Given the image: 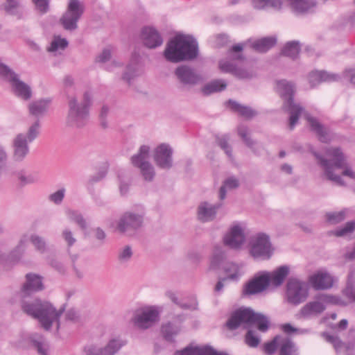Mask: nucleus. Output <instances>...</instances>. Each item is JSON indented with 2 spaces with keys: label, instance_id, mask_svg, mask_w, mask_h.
I'll list each match as a JSON object with an SVG mask.
<instances>
[{
  "label": "nucleus",
  "instance_id": "1",
  "mask_svg": "<svg viewBox=\"0 0 355 355\" xmlns=\"http://www.w3.org/2000/svg\"><path fill=\"white\" fill-rule=\"evenodd\" d=\"M313 154L317 159V164L322 168L327 178L338 185L345 186V182L338 175H336L334 171L337 168H343L342 175L355 180V171L349 166L344 153L340 148H329L325 151V157L317 152Z\"/></svg>",
  "mask_w": 355,
  "mask_h": 355
},
{
  "label": "nucleus",
  "instance_id": "2",
  "mask_svg": "<svg viewBox=\"0 0 355 355\" xmlns=\"http://www.w3.org/2000/svg\"><path fill=\"white\" fill-rule=\"evenodd\" d=\"M21 307L25 313L37 319L46 330H49L54 322L57 323V328L60 327V318L64 311V306L56 310L50 302L39 299L24 300L21 302Z\"/></svg>",
  "mask_w": 355,
  "mask_h": 355
},
{
  "label": "nucleus",
  "instance_id": "3",
  "mask_svg": "<svg viewBox=\"0 0 355 355\" xmlns=\"http://www.w3.org/2000/svg\"><path fill=\"white\" fill-rule=\"evenodd\" d=\"M198 53L197 42L189 35H177L166 44L164 51L166 60L173 63L196 58Z\"/></svg>",
  "mask_w": 355,
  "mask_h": 355
},
{
  "label": "nucleus",
  "instance_id": "4",
  "mask_svg": "<svg viewBox=\"0 0 355 355\" xmlns=\"http://www.w3.org/2000/svg\"><path fill=\"white\" fill-rule=\"evenodd\" d=\"M91 104L92 95L89 92H85L80 100L76 96H68L66 125L76 128L84 127L89 119Z\"/></svg>",
  "mask_w": 355,
  "mask_h": 355
},
{
  "label": "nucleus",
  "instance_id": "5",
  "mask_svg": "<svg viewBox=\"0 0 355 355\" xmlns=\"http://www.w3.org/2000/svg\"><path fill=\"white\" fill-rule=\"evenodd\" d=\"M225 324L230 330H235L241 324L245 328L256 324L260 331L265 332L268 329L269 320L265 315L254 313L250 308H240L232 313Z\"/></svg>",
  "mask_w": 355,
  "mask_h": 355
},
{
  "label": "nucleus",
  "instance_id": "6",
  "mask_svg": "<svg viewBox=\"0 0 355 355\" xmlns=\"http://www.w3.org/2000/svg\"><path fill=\"white\" fill-rule=\"evenodd\" d=\"M40 121H34L28 128L26 134L18 133L12 141V159L17 163L24 162L30 153L29 143L35 140L40 133Z\"/></svg>",
  "mask_w": 355,
  "mask_h": 355
},
{
  "label": "nucleus",
  "instance_id": "7",
  "mask_svg": "<svg viewBox=\"0 0 355 355\" xmlns=\"http://www.w3.org/2000/svg\"><path fill=\"white\" fill-rule=\"evenodd\" d=\"M277 91L279 94L285 98L283 108L290 114L289 126L292 130L297 123L303 108L293 101L295 86L291 82L286 80L277 81Z\"/></svg>",
  "mask_w": 355,
  "mask_h": 355
},
{
  "label": "nucleus",
  "instance_id": "8",
  "mask_svg": "<svg viewBox=\"0 0 355 355\" xmlns=\"http://www.w3.org/2000/svg\"><path fill=\"white\" fill-rule=\"evenodd\" d=\"M291 10L298 14H304L311 11L317 6L315 0H286ZM253 7L258 10L270 6L275 10H280L283 6L282 0H252Z\"/></svg>",
  "mask_w": 355,
  "mask_h": 355
},
{
  "label": "nucleus",
  "instance_id": "9",
  "mask_svg": "<svg viewBox=\"0 0 355 355\" xmlns=\"http://www.w3.org/2000/svg\"><path fill=\"white\" fill-rule=\"evenodd\" d=\"M84 3L80 0H69L67 9L60 19V23L66 31L78 28V22L85 12Z\"/></svg>",
  "mask_w": 355,
  "mask_h": 355
},
{
  "label": "nucleus",
  "instance_id": "10",
  "mask_svg": "<svg viewBox=\"0 0 355 355\" xmlns=\"http://www.w3.org/2000/svg\"><path fill=\"white\" fill-rule=\"evenodd\" d=\"M84 3L80 0H69L67 9L60 19V23L66 31L78 28V22L85 12Z\"/></svg>",
  "mask_w": 355,
  "mask_h": 355
},
{
  "label": "nucleus",
  "instance_id": "11",
  "mask_svg": "<svg viewBox=\"0 0 355 355\" xmlns=\"http://www.w3.org/2000/svg\"><path fill=\"white\" fill-rule=\"evenodd\" d=\"M0 77L11 84L16 96L25 101H28L31 98L32 92L31 87L24 82L20 80L18 75L15 71L1 62Z\"/></svg>",
  "mask_w": 355,
  "mask_h": 355
},
{
  "label": "nucleus",
  "instance_id": "12",
  "mask_svg": "<svg viewBox=\"0 0 355 355\" xmlns=\"http://www.w3.org/2000/svg\"><path fill=\"white\" fill-rule=\"evenodd\" d=\"M309 296V287L305 282L296 278H290L286 284V299L293 305L297 306L305 302Z\"/></svg>",
  "mask_w": 355,
  "mask_h": 355
},
{
  "label": "nucleus",
  "instance_id": "13",
  "mask_svg": "<svg viewBox=\"0 0 355 355\" xmlns=\"http://www.w3.org/2000/svg\"><path fill=\"white\" fill-rule=\"evenodd\" d=\"M250 252L254 259H268L272 254V245L268 235L258 233L250 241Z\"/></svg>",
  "mask_w": 355,
  "mask_h": 355
},
{
  "label": "nucleus",
  "instance_id": "14",
  "mask_svg": "<svg viewBox=\"0 0 355 355\" xmlns=\"http://www.w3.org/2000/svg\"><path fill=\"white\" fill-rule=\"evenodd\" d=\"M144 216V213L126 211L119 219L116 230L120 233L131 235L142 227Z\"/></svg>",
  "mask_w": 355,
  "mask_h": 355
},
{
  "label": "nucleus",
  "instance_id": "15",
  "mask_svg": "<svg viewBox=\"0 0 355 355\" xmlns=\"http://www.w3.org/2000/svg\"><path fill=\"white\" fill-rule=\"evenodd\" d=\"M149 150L148 146H141L138 153L132 157L131 162L134 166L140 169L144 180L150 182L153 180L155 172L153 165L148 161Z\"/></svg>",
  "mask_w": 355,
  "mask_h": 355
},
{
  "label": "nucleus",
  "instance_id": "16",
  "mask_svg": "<svg viewBox=\"0 0 355 355\" xmlns=\"http://www.w3.org/2000/svg\"><path fill=\"white\" fill-rule=\"evenodd\" d=\"M159 320V313L154 307H146L137 310L132 318L134 326L143 330L153 327Z\"/></svg>",
  "mask_w": 355,
  "mask_h": 355
},
{
  "label": "nucleus",
  "instance_id": "17",
  "mask_svg": "<svg viewBox=\"0 0 355 355\" xmlns=\"http://www.w3.org/2000/svg\"><path fill=\"white\" fill-rule=\"evenodd\" d=\"M317 300L306 303L300 310V314L304 318L318 315L326 309L324 302L336 303L334 297L328 295H318Z\"/></svg>",
  "mask_w": 355,
  "mask_h": 355
},
{
  "label": "nucleus",
  "instance_id": "18",
  "mask_svg": "<svg viewBox=\"0 0 355 355\" xmlns=\"http://www.w3.org/2000/svg\"><path fill=\"white\" fill-rule=\"evenodd\" d=\"M25 279L26 280L18 293L21 299V302L24 300H26L27 297L44 289L42 276L31 272L26 275Z\"/></svg>",
  "mask_w": 355,
  "mask_h": 355
},
{
  "label": "nucleus",
  "instance_id": "19",
  "mask_svg": "<svg viewBox=\"0 0 355 355\" xmlns=\"http://www.w3.org/2000/svg\"><path fill=\"white\" fill-rule=\"evenodd\" d=\"M270 284L268 272L254 276L246 283L243 289L244 295H252L260 293L268 288Z\"/></svg>",
  "mask_w": 355,
  "mask_h": 355
},
{
  "label": "nucleus",
  "instance_id": "20",
  "mask_svg": "<svg viewBox=\"0 0 355 355\" xmlns=\"http://www.w3.org/2000/svg\"><path fill=\"white\" fill-rule=\"evenodd\" d=\"M175 74L184 85H194L202 81V76L192 67L181 65L176 68Z\"/></svg>",
  "mask_w": 355,
  "mask_h": 355
},
{
  "label": "nucleus",
  "instance_id": "21",
  "mask_svg": "<svg viewBox=\"0 0 355 355\" xmlns=\"http://www.w3.org/2000/svg\"><path fill=\"white\" fill-rule=\"evenodd\" d=\"M172 154L171 148L167 144H162L155 150V162L161 168L169 169L173 166Z\"/></svg>",
  "mask_w": 355,
  "mask_h": 355
},
{
  "label": "nucleus",
  "instance_id": "22",
  "mask_svg": "<svg viewBox=\"0 0 355 355\" xmlns=\"http://www.w3.org/2000/svg\"><path fill=\"white\" fill-rule=\"evenodd\" d=\"M224 243L232 249H239L244 243L245 236L239 225L233 226L224 237Z\"/></svg>",
  "mask_w": 355,
  "mask_h": 355
},
{
  "label": "nucleus",
  "instance_id": "23",
  "mask_svg": "<svg viewBox=\"0 0 355 355\" xmlns=\"http://www.w3.org/2000/svg\"><path fill=\"white\" fill-rule=\"evenodd\" d=\"M221 206V203L213 205L208 202H202L197 209L198 219L202 223L214 220L216 216L217 211Z\"/></svg>",
  "mask_w": 355,
  "mask_h": 355
},
{
  "label": "nucleus",
  "instance_id": "24",
  "mask_svg": "<svg viewBox=\"0 0 355 355\" xmlns=\"http://www.w3.org/2000/svg\"><path fill=\"white\" fill-rule=\"evenodd\" d=\"M141 39L144 45L148 49H155L163 44V39L159 32L152 27L142 29Z\"/></svg>",
  "mask_w": 355,
  "mask_h": 355
},
{
  "label": "nucleus",
  "instance_id": "25",
  "mask_svg": "<svg viewBox=\"0 0 355 355\" xmlns=\"http://www.w3.org/2000/svg\"><path fill=\"white\" fill-rule=\"evenodd\" d=\"M122 346L121 343L116 339L110 340L105 347H98L91 345L85 348L87 355H114Z\"/></svg>",
  "mask_w": 355,
  "mask_h": 355
},
{
  "label": "nucleus",
  "instance_id": "26",
  "mask_svg": "<svg viewBox=\"0 0 355 355\" xmlns=\"http://www.w3.org/2000/svg\"><path fill=\"white\" fill-rule=\"evenodd\" d=\"M51 103V99L41 98L35 101H33L28 105V112L30 115L36 118V121H40V118L43 116L48 111V108Z\"/></svg>",
  "mask_w": 355,
  "mask_h": 355
},
{
  "label": "nucleus",
  "instance_id": "27",
  "mask_svg": "<svg viewBox=\"0 0 355 355\" xmlns=\"http://www.w3.org/2000/svg\"><path fill=\"white\" fill-rule=\"evenodd\" d=\"M309 282L315 290H325L332 287L333 278L326 272L313 275L310 277Z\"/></svg>",
  "mask_w": 355,
  "mask_h": 355
},
{
  "label": "nucleus",
  "instance_id": "28",
  "mask_svg": "<svg viewBox=\"0 0 355 355\" xmlns=\"http://www.w3.org/2000/svg\"><path fill=\"white\" fill-rule=\"evenodd\" d=\"M305 118L309 122L311 130L317 135L320 141L324 143L327 142L329 140V135L322 123L316 118L311 116L308 113L305 114Z\"/></svg>",
  "mask_w": 355,
  "mask_h": 355
},
{
  "label": "nucleus",
  "instance_id": "29",
  "mask_svg": "<svg viewBox=\"0 0 355 355\" xmlns=\"http://www.w3.org/2000/svg\"><path fill=\"white\" fill-rule=\"evenodd\" d=\"M337 80V76L325 71H313L309 74V82L313 87L321 82Z\"/></svg>",
  "mask_w": 355,
  "mask_h": 355
},
{
  "label": "nucleus",
  "instance_id": "30",
  "mask_svg": "<svg viewBox=\"0 0 355 355\" xmlns=\"http://www.w3.org/2000/svg\"><path fill=\"white\" fill-rule=\"evenodd\" d=\"M288 274L289 267L288 266L284 265L278 267L272 272H268L270 284L275 287L281 286Z\"/></svg>",
  "mask_w": 355,
  "mask_h": 355
},
{
  "label": "nucleus",
  "instance_id": "31",
  "mask_svg": "<svg viewBox=\"0 0 355 355\" xmlns=\"http://www.w3.org/2000/svg\"><path fill=\"white\" fill-rule=\"evenodd\" d=\"M277 40L273 37H263L252 43V49L259 53H265L275 45Z\"/></svg>",
  "mask_w": 355,
  "mask_h": 355
},
{
  "label": "nucleus",
  "instance_id": "32",
  "mask_svg": "<svg viewBox=\"0 0 355 355\" xmlns=\"http://www.w3.org/2000/svg\"><path fill=\"white\" fill-rule=\"evenodd\" d=\"M228 103L232 110L239 112L241 116L245 119H250L257 114V112L250 107L242 105L235 101L230 100Z\"/></svg>",
  "mask_w": 355,
  "mask_h": 355
},
{
  "label": "nucleus",
  "instance_id": "33",
  "mask_svg": "<svg viewBox=\"0 0 355 355\" xmlns=\"http://www.w3.org/2000/svg\"><path fill=\"white\" fill-rule=\"evenodd\" d=\"M279 355H298L296 344L288 338H282L280 343Z\"/></svg>",
  "mask_w": 355,
  "mask_h": 355
},
{
  "label": "nucleus",
  "instance_id": "34",
  "mask_svg": "<svg viewBox=\"0 0 355 355\" xmlns=\"http://www.w3.org/2000/svg\"><path fill=\"white\" fill-rule=\"evenodd\" d=\"M227 87V83L223 80H214L211 83L205 85L202 91L204 94L209 95L214 92L224 90Z\"/></svg>",
  "mask_w": 355,
  "mask_h": 355
},
{
  "label": "nucleus",
  "instance_id": "35",
  "mask_svg": "<svg viewBox=\"0 0 355 355\" xmlns=\"http://www.w3.org/2000/svg\"><path fill=\"white\" fill-rule=\"evenodd\" d=\"M300 51V46L299 42L292 41L288 42L286 44L283 49L282 50V54L295 59L299 55Z\"/></svg>",
  "mask_w": 355,
  "mask_h": 355
},
{
  "label": "nucleus",
  "instance_id": "36",
  "mask_svg": "<svg viewBox=\"0 0 355 355\" xmlns=\"http://www.w3.org/2000/svg\"><path fill=\"white\" fill-rule=\"evenodd\" d=\"M3 6L8 14L15 16L19 19L23 17V12L20 10L19 3L17 0H7Z\"/></svg>",
  "mask_w": 355,
  "mask_h": 355
},
{
  "label": "nucleus",
  "instance_id": "37",
  "mask_svg": "<svg viewBox=\"0 0 355 355\" xmlns=\"http://www.w3.org/2000/svg\"><path fill=\"white\" fill-rule=\"evenodd\" d=\"M162 331L166 340L173 342V337L180 331V327L169 322L162 326Z\"/></svg>",
  "mask_w": 355,
  "mask_h": 355
},
{
  "label": "nucleus",
  "instance_id": "38",
  "mask_svg": "<svg viewBox=\"0 0 355 355\" xmlns=\"http://www.w3.org/2000/svg\"><path fill=\"white\" fill-rule=\"evenodd\" d=\"M33 346L37 349L40 355H48L47 351L49 345L45 339L42 336H37L31 338Z\"/></svg>",
  "mask_w": 355,
  "mask_h": 355
},
{
  "label": "nucleus",
  "instance_id": "39",
  "mask_svg": "<svg viewBox=\"0 0 355 355\" xmlns=\"http://www.w3.org/2000/svg\"><path fill=\"white\" fill-rule=\"evenodd\" d=\"M241 266L235 263H228L224 268L227 278L231 280H237L241 275Z\"/></svg>",
  "mask_w": 355,
  "mask_h": 355
},
{
  "label": "nucleus",
  "instance_id": "40",
  "mask_svg": "<svg viewBox=\"0 0 355 355\" xmlns=\"http://www.w3.org/2000/svg\"><path fill=\"white\" fill-rule=\"evenodd\" d=\"M30 241L38 252L44 254L46 252L47 245L43 237L37 234H32L30 236Z\"/></svg>",
  "mask_w": 355,
  "mask_h": 355
},
{
  "label": "nucleus",
  "instance_id": "41",
  "mask_svg": "<svg viewBox=\"0 0 355 355\" xmlns=\"http://www.w3.org/2000/svg\"><path fill=\"white\" fill-rule=\"evenodd\" d=\"M239 180L233 177L229 178L224 181L223 185L220 187L219 190V198L224 200L226 197V189H233L239 187Z\"/></svg>",
  "mask_w": 355,
  "mask_h": 355
},
{
  "label": "nucleus",
  "instance_id": "42",
  "mask_svg": "<svg viewBox=\"0 0 355 355\" xmlns=\"http://www.w3.org/2000/svg\"><path fill=\"white\" fill-rule=\"evenodd\" d=\"M68 46V42L64 38H61L60 36H55L50 46L47 48L48 52H56L59 50H64Z\"/></svg>",
  "mask_w": 355,
  "mask_h": 355
},
{
  "label": "nucleus",
  "instance_id": "43",
  "mask_svg": "<svg viewBox=\"0 0 355 355\" xmlns=\"http://www.w3.org/2000/svg\"><path fill=\"white\" fill-rule=\"evenodd\" d=\"M139 74L140 70L137 64H129L127 67L126 71L123 73V79L130 84L131 80Z\"/></svg>",
  "mask_w": 355,
  "mask_h": 355
},
{
  "label": "nucleus",
  "instance_id": "44",
  "mask_svg": "<svg viewBox=\"0 0 355 355\" xmlns=\"http://www.w3.org/2000/svg\"><path fill=\"white\" fill-rule=\"evenodd\" d=\"M322 336L327 342L333 345L336 352H341L343 349L344 342H343L339 337L325 332L322 334Z\"/></svg>",
  "mask_w": 355,
  "mask_h": 355
},
{
  "label": "nucleus",
  "instance_id": "45",
  "mask_svg": "<svg viewBox=\"0 0 355 355\" xmlns=\"http://www.w3.org/2000/svg\"><path fill=\"white\" fill-rule=\"evenodd\" d=\"M229 137L223 135L222 137H216L218 145L225 151L226 155L231 159H233L232 148L228 144Z\"/></svg>",
  "mask_w": 355,
  "mask_h": 355
},
{
  "label": "nucleus",
  "instance_id": "46",
  "mask_svg": "<svg viewBox=\"0 0 355 355\" xmlns=\"http://www.w3.org/2000/svg\"><path fill=\"white\" fill-rule=\"evenodd\" d=\"M282 339V336H276L271 341L265 343L263 345L264 352L268 355L273 354L277 350L278 344H280Z\"/></svg>",
  "mask_w": 355,
  "mask_h": 355
},
{
  "label": "nucleus",
  "instance_id": "47",
  "mask_svg": "<svg viewBox=\"0 0 355 355\" xmlns=\"http://www.w3.org/2000/svg\"><path fill=\"white\" fill-rule=\"evenodd\" d=\"M237 131L238 135L241 137L246 146L250 148H252L254 144V141L249 136L248 128L244 125H240L238 127Z\"/></svg>",
  "mask_w": 355,
  "mask_h": 355
},
{
  "label": "nucleus",
  "instance_id": "48",
  "mask_svg": "<svg viewBox=\"0 0 355 355\" xmlns=\"http://www.w3.org/2000/svg\"><path fill=\"white\" fill-rule=\"evenodd\" d=\"M68 215L71 221L78 224L82 230H86L87 223L82 214L77 211H69Z\"/></svg>",
  "mask_w": 355,
  "mask_h": 355
},
{
  "label": "nucleus",
  "instance_id": "49",
  "mask_svg": "<svg viewBox=\"0 0 355 355\" xmlns=\"http://www.w3.org/2000/svg\"><path fill=\"white\" fill-rule=\"evenodd\" d=\"M355 230V221L347 222L344 227L335 230L333 234L336 236H343Z\"/></svg>",
  "mask_w": 355,
  "mask_h": 355
},
{
  "label": "nucleus",
  "instance_id": "50",
  "mask_svg": "<svg viewBox=\"0 0 355 355\" xmlns=\"http://www.w3.org/2000/svg\"><path fill=\"white\" fill-rule=\"evenodd\" d=\"M326 216L327 219L329 223L336 224L345 218L346 211L343 210L338 212H329L327 213Z\"/></svg>",
  "mask_w": 355,
  "mask_h": 355
},
{
  "label": "nucleus",
  "instance_id": "51",
  "mask_svg": "<svg viewBox=\"0 0 355 355\" xmlns=\"http://www.w3.org/2000/svg\"><path fill=\"white\" fill-rule=\"evenodd\" d=\"M132 256V248L129 245L123 248L119 252L118 259L121 263L128 261Z\"/></svg>",
  "mask_w": 355,
  "mask_h": 355
},
{
  "label": "nucleus",
  "instance_id": "52",
  "mask_svg": "<svg viewBox=\"0 0 355 355\" xmlns=\"http://www.w3.org/2000/svg\"><path fill=\"white\" fill-rule=\"evenodd\" d=\"M202 354V347L188 346L180 351H177L174 355H200Z\"/></svg>",
  "mask_w": 355,
  "mask_h": 355
},
{
  "label": "nucleus",
  "instance_id": "53",
  "mask_svg": "<svg viewBox=\"0 0 355 355\" xmlns=\"http://www.w3.org/2000/svg\"><path fill=\"white\" fill-rule=\"evenodd\" d=\"M224 258H225V254L223 252H216L211 258V263H210V268H211L213 270L219 268Z\"/></svg>",
  "mask_w": 355,
  "mask_h": 355
},
{
  "label": "nucleus",
  "instance_id": "54",
  "mask_svg": "<svg viewBox=\"0 0 355 355\" xmlns=\"http://www.w3.org/2000/svg\"><path fill=\"white\" fill-rule=\"evenodd\" d=\"M65 191H66L65 189L62 188V189L58 190L57 191L49 195V200L51 202H52L56 205H59L62 202V200L64 199V197L65 195Z\"/></svg>",
  "mask_w": 355,
  "mask_h": 355
},
{
  "label": "nucleus",
  "instance_id": "55",
  "mask_svg": "<svg viewBox=\"0 0 355 355\" xmlns=\"http://www.w3.org/2000/svg\"><path fill=\"white\" fill-rule=\"evenodd\" d=\"M245 343L251 347H256L259 345L260 340L258 337L254 335L252 330H248L245 335Z\"/></svg>",
  "mask_w": 355,
  "mask_h": 355
},
{
  "label": "nucleus",
  "instance_id": "56",
  "mask_svg": "<svg viewBox=\"0 0 355 355\" xmlns=\"http://www.w3.org/2000/svg\"><path fill=\"white\" fill-rule=\"evenodd\" d=\"M36 9L41 13L45 14L49 9V0H32Z\"/></svg>",
  "mask_w": 355,
  "mask_h": 355
},
{
  "label": "nucleus",
  "instance_id": "57",
  "mask_svg": "<svg viewBox=\"0 0 355 355\" xmlns=\"http://www.w3.org/2000/svg\"><path fill=\"white\" fill-rule=\"evenodd\" d=\"M62 236L64 241L67 243V247L69 248L76 242V239L73 236L72 232L69 229H65L63 230Z\"/></svg>",
  "mask_w": 355,
  "mask_h": 355
},
{
  "label": "nucleus",
  "instance_id": "58",
  "mask_svg": "<svg viewBox=\"0 0 355 355\" xmlns=\"http://www.w3.org/2000/svg\"><path fill=\"white\" fill-rule=\"evenodd\" d=\"M233 75L239 79H249L252 77V74L248 71L236 67Z\"/></svg>",
  "mask_w": 355,
  "mask_h": 355
},
{
  "label": "nucleus",
  "instance_id": "59",
  "mask_svg": "<svg viewBox=\"0 0 355 355\" xmlns=\"http://www.w3.org/2000/svg\"><path fill=\"white\" fill-rule=\"evenodd\" d=\"M17 179L20 182L21 187H24L28 184H32L35 182V179L31 175L26 176L24 173L21 171L17 173Z\"/></svg>",
  "mask_w": 355,
  "mask_h": 355
},
{
  "label": "nucleus",
  "instance_id": "60",
  "mask_svg": "<svg viewBox=\"0 0 355 355\" xmlns=\"http://www.w3.org/2000/svg\"><path fill=\"white\" fill-rule=\"evenodd\" d=\"M219 67L223 72L234 73L236 66L230 62H220Z\"/></svg>",
  "mask_w": 355,
  "mask_h": 355
},
{
  "label": "nucleus",
  "instance_id": "61",
  "mask_svg": "<svg viewBox=\"0 0 355 355\" xmlns=\"http://www.w3.org/2000/svg\"><path fill=\"white\" fill-rule=\"evenodd\" d=\"M65 318L67 320L76 322L79 318L78 312L74 309H71L67 311Z\"/></svg>",
  "mask_w": 355,
  "mask_h": 355
},
{
  "label": "nucleus",
  "instance_id": "62",
  "mask_svg": "<svg viewBox=\"0 0 355 355\" xmlns=\"http://www.w3.org/2000/svg\"><path fill=\"white\" fill-rule=\"evenodd\" d=\"M111 58V52L109 49H104L102 53L96 58L98 62H105Z\"/></svg>",
  "mask_w": 355,
  "mask_h": 355
},
{
  "label": "nucleus",
  "instance_id": "63",
  "mask_svg": "<svg viewBox=\"0 0 355 355\" xmlns=\"http://www.w3.org/2000/svg\"><path fill=\"white\" fill-rule=\"evenodd\" d=\"M49 263L59 272L64 273L65 272V268L62 263H61L60 261L53 259L50 261Z\"/></svg>",
  "mask_w": 355,
  "mask_h": 355
},
{
  "label": "nucleus",
  "instance_id": "64",
  "mask_svg": "<svg viewBox=\"0 0 355 355\" xmlns=\"http://www.w3.org/2000/svg\"><path fill=\"white\" fill-rule=\"evenodd\" d=\"M200 355H228L226 353L223 352H218L212 347L209 346H205L202 347V354Z\"/></svg>",
  "mask_w": 355,
  "mask_h": 355
}]
</instances>
